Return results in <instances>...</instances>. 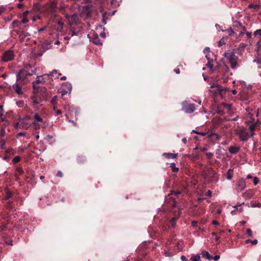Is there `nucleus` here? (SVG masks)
I'll return each instance as SVG.
<instances>
[{"instance_id": "nucleus-1", "label": "nucleus", "mask_w": 261, "mask_h": 261, "mask_svg": "<svg viewBox=\"0 0 261 261\" xmlns=\"http://www.w3.org/2000/svg\"><path fill=\"white\" fill-rule=\"evenodd\" d=\"M224 56L228 59L231 68L233 69L236 68L239 57L236 55L235 53L234 52L225 53Z\"/></svg>"}, {"instance_id": "nucleus-2", "label": "nucleus", "mask_w": 261, "mask_h": 261, "mask_svg": "<svg viewBox=\"0 0 261 261\" xmlns=\"http://www.w3.org/2000/svg\"><path fill=\"white\" fill-rule=\"evenodd\" d=\"M237 135L239 136L242 141L245 142L247 141L249 138L253 136L254 133L251 132L249 133L247 128H243L237 132Z\"/></svg>"}, {"instance_id": "nucleus-3", "label": "nucleus", "mask_w": 261, "mask_h": 261, "mask_svg": "<svg viewBox=\"0 0 261 261\" xmlns=\"http://www.w3.org/2000/svg\"><path fill=\"white\" fill-rule=\"evenodd\" d=\"M36 74V69L33 70L32 73H30L28 71L21 69L20 70L16 75L17 82L20 80L21 79H25L28 75H32Z\"/></svg>"}, {"instance_id": "nucleus-4", "label": "nucleus", "mask_w": 261, "mask_h": 261, "mask_svg": "<svg viewBox=\"0 0 261 261\" xmlns=\"http://www.w3.org/2000/svg\"><path fill=\"white\" fill-rule=\"evenodd\" d=\"M14 58L13 51L9 50L5 52L3 56V60L5 62H8L12 60Z\"/></svg>"}, {"instance_id": "nucleus-5", "label": "nucleus", "mask_w": 261, "mask_h": 261, "mask_svg": "<svg viewBox=\"0 0 261 261\" xmlns=\"http://www.w3.org/2000/svg\"><path fill=\"white\" fill-rule=\"evenodd\" d=\"M184 110L188 114H191L193 113L195 109V105L194 104H190L188 105L186 101H185L184 103Z\"/></svg>"}, {"instance_id": "nucleus-6", "label": "nucleus", "mask_w": 261, "mask_h": 261, "mask_svg": "<svg viewBox=\"0 0 261 261\" xmlns=\"http://www.w3.org/2000/svg\"><path fill=\"white\" fill-rule=\"evenodd\" d=\"M237 188L240 191L244 190L246 188V182L244 179L242 178L239 179L237 184Z\"/></svg>"}, {"instance_id": "nucleus-7", "label": "nucleus", "mask_w": 261, "mask_h": 261, "mask_svg": "<svg viewBox=\"0 0 261 261\" xmlns=\"http://www.w3.org/2000/svg\"><path fill=\"white\" fill-rule=\"evenodd\" d=\"M57 5V3L55 1H50L46 5V9L50 11H53L56 8Z\"/></svg>"}, {"instance_id": "nucleus-8", "label": "nucleus", "mask_w": 261, "mask_h": 261, "mask_svg": "<svg viewBox=\"0 0 261 261\" xmlns=\"http://www.w3.org/2000/svg\"><path fill=\"white\" fill-rule=\"evenodd\" d=\"M13 88L17 94L20 95L22 94V88L18 83H16L13 85Z\"/></svg>"}, {"instance_id": "nucleus-9", "label": "nucleus", "mask_w": 261, "mask_h": 261, "mask_svg": "<svg viewBox=\"0 0 261 261\" xmlns=\"http://www.w3.org/2000/svg\"><path fill=\"white\" fill-rule=\"evenodd\" d=\"M228 150L230 153L236 154L239 152L240 149H239V148H238L237 147L231 146L229 147Z\"/></svg>"}, {"instance_id": "nucleus-10", "label": "nucleus", "mask_w": 261, "mask_h": 261, "mask_svg": "<svg viewBox=\"0 0 261 261\" xmlns=\"http://www.w3.org/2000/svg\"><path fill=\"white\" fill-rule=\"evenodd\" d=\"M260 122L257 120V121H256L255 122L253 123V124H251L250 126H249V130L251 132H253V131L254 130L255 128L258 126L259 125H260Z\"/></svg>"}, {"instance_id": "nucleus-11", "label": "nucleus", "mask_w": 261, "mask_h": 261, "mask_svg": "<svg viewBox=\"0 0 261 261\" xmlns=\"http://www.w3.org/2000/svg\"><path fill=\"white\" fill-rule=\"evenodd\" d=\"M253 194L252 191H248L243 194V197L244 198L250 199L251 198Z\"/></svg>"}, {"instance_id": "nucleus-12", "label": "nucleus", "mask_w": 261, "mask_h": 261, "mask_svg": "<svg viewBox=\"0 0 261 261\" xmlns=\"http://www.w3.org/2000/svg\"><path fill=\"white\" fill-rule=\"evenodd\" d=\"M201 255L204 258L206 259L209 260L212 259V256L210 255V254L207 251H203L201 252Z\"/></svg>"}, {"instance_id": "nucleus-13", "label": "nucleus", "mask_w": 261, "mask_h": 261, "mask_svg": "<svg viewBox=\"0 0 261 261\" xmlns=\"http://www.w3.org/2000/svg\"><path fill=\"white\" fill-rule=\"evenodd\" d=\"M233 169H229L227 171L226 174V177L227 179L230 180L233 176Z\"/></svg>"}, {"instance_id": "nucleus-14", "label": "nucleus", "mask_w": 261, "mask_h": 261, "mask_svg": "<svg viewBox=\"0 0 261 261\" xmlns=\"http://www.w3.org/2000/svg\"><path fill=\"white\" fill-rule=\"evenodd\" d=\"M207 174L206 173V175L205 176V177H208L209 176H214L215 177V175L216 174V172L212 169V168H209L207 170Z\"/></svg>"}, {"instance_id": "nucleus-15", "label": "nucleus", "mask_w": 261, "mask_h": 261, "mask_svg": "<svg viewBox=\"0 0 261 261\" xmlns=\"http://www.w3.org/2000/svg\"><path fill=\"white\" fill-rule=\"evenodd\" d=\"M164 156L168 159H175L177 156V154H174L172 153H164Z\"/></svg>"}, {"instance_id": "nucleus-16", "label": "nucleus", "mask_w": 261, "mask_h": 261, "mask_svg": "<svg viewBox=\"0 0 261 261\" xmlns=\"http://www.w3.org/2000/svg\"><path fill=\"white\" fill-rule=\"evenodd\" d=\"M57 96H54L51 99V103L54 106V110H55L56 109V105L57 103Z\"/></svg>"}, {"instance_id": "nucleus-17", "label": "nucleus", "mask_w": 261, "mask_h": 261, "mask_svg": "<svg viewBox=\"0 0 261 261\" xmlns=\"http://www.w3.org/2000/svg\"><path fill=\"white\" fill-rule=\"evenodd\" d=\"M170 167L171 168L173 172H177L179 170V168L176 167V165L174 163H171Z\"/></svg>"}, {"instance_id": "nucleus-18", "label": "nucleus", "mask_w": 261, "mask_h": 261, "mask_svg": "<svg viewBox=\"0 0 261 261\" xmlns=\"http://www.w3.org/2000/svg\"><path fill=\"white\" fill-rule=\"evenodd\" d=\"M191 261H200V256L199 254H196L193 255L190 258Z\"/></svg>"}, {"instance_id": "nucleus-19", "label": "nucleus", "mask_w": 261, "mask_h": 261, "mask_svg": "<svg viewBox=\"0 0 261 261\" xmlns=\"http://www.w3.org/2000/svg\"><path fill=\"white\" fill-rule=\"evenodd\" d=\"M34 118L35 121L42 122L43 121L42 119L41 118L40 115L37 113H36L34 115Z\"/></svg>"}, {"instance_id": "nucleus-20", "label": "nucleus", "mask_w": 261, "mask_h": 261, "mask_svg": "<svg viewBox=\"0 0 261 261\" xmlns=\"http://www.w3.org/2000/svg\"><path fill=\"white\" fill-rule=\"evenodd\" d=\"M107 12H105L102 14V23H103V25H105L107 23V20L108 19V17H107Z\"/></svg>"}, {"instance_id": "nucleus-21", "label": "nucleus", "mask_w": 261, "mask_h": 261, "mask_svg": "<svg viewBox=\"0 0 261 261\" xmlns=\"http://www.w3.org/2000/svg\"><path fill=\"white\" fill-rule=\"evenodd\" d=\"M213 60L208 61L207 64H206V67L210 69H212L213 68Z\"/></svg>"}, {"instance_id": "nucleus-22", "label": "nucleus", "mask_w": 261, "mask_h": 261, "mask_svg": "<svg viewBox=\"0 0 261 261\" xmlns=\"http://www.w3.org/2000/svg\"><path fill=\"white\" fill-rule=\"evenodd\" d=\"M30 34L29 33H24L23 32H21V33L20 34V37L21 38V41H22L24 38L30 36Z\"/></svg>"}, {"instance_id": "nucleus-23", "label": "nucleus", "mask_w": 261, "mask_h": 261, "mask_svg": "<svg viewBox=\"0 0 261 261\" xmlns=\"http://www.w3.org/2000/svg\"><path fill=\"white\" fill-rule=\"evenodd\" d=\"M248 7L249 8L257 9H258L259 8V6L258 5H255V4H253V3H251V4H249L248 5Z\"/></svg>"}, {"instance_id": "nucleus-24", "label": "nucleus", "mask_w": 261, "mask_h": 261, "mask_svg": "<svg viewBox=\"0 0 261 261\" xmlns=\"http://www.w3.org/2000/svg\"><path fill=\"white\" fill-rule=\"evenodd\" d=\"M245 242L247 244L250 242V243H251V244L252 245H256L258 241H257V240L256 239H255V240H252V241L250 240V239H248V240H246Z\"/></svg>"}, {"instance_id": "nucleus-25", "label": "nucleus", "mask_w": 261, "mask_h": 261, "mask_svg": "<svg viewBox=\"0 0 261 261\" xmlns=\"http://www.w3.org/2000/svg\"><path fill=\"white\" fill-rule=\"evenodd\" d=\"M254 35L256 36H258L259 39H261V29L257 30L254 32Z\"/></svg>"}, {"instance_id": "nucleus-26", "label": "nucleus", "mask_w": 261, "mask_h": 261, "mask_svg": "<svg viewBox=\"0 0 261 261\" xmlns=\"http://www.w3.org/2000/svg\"><path fill=\"white\" fill-rule=\"evenodd\" d=\"M16 171L19 175H21L23 173L24 171L22 167H18L16 168Z\"/></svg>"}, {"instance_id": "nucleus-27", "label": "nucleus", "mask_w": 261, "mask_h": 261, "mask_svg": "<svg viewBox=\"0 0 261 261\" xmlns=\"http://www.w3.org/2000/svg\"><path fill=\"white\" fill-rule=\"evenodd\" d=\"M33 6L35 10L36 11H39L41 9L40 6L38 3L34 4Z\"/></svg>"}, {"instance_id": "nucleus-28", "label": "nucleus", "mask_w": 261, "mask_h": 261, "mask_svg": "<svg viewBox=\"0 0 261 261\" xmlns=\"http://www.w3.org/2000/svg\"><path fill=\"white\" fill-rule=\"evenodd\" d=\"M40 76H37V80L36 81H34L33 82V85L34 86V88H35V85L36 84H40L42 82V81L40 79Z\"/></svg>"}, {"instance_id": "nucleus-29", "label": "nucleus", "mask_w": 261, "mask_h": 261, "mask_svg": "<svg viewBox=\"0 0 261 261\" xmlns=\"http://www.w3.org/2000/svg\"><path fill=\"white\" fill-rule=\"evenodd\" d=\"M93 42L96 45H101L102 44V42H101V40L98 37H97L96 39H94V40L93 41Z\"/></svg>"}, {"instance_id": "nucleus-30", "label": "nucleus", "mask_w": 261, "mask_h": 261, "mask_svg": "<svg viewBox=\"0 0 261 261\" xmlns=\"http://www.w3.org/2000/svg\"><path fill=\"white\" fill-rule=\"evenodd\" d=\"M20 160V158L19 156H16L15 157H14L12 160L13 163L15 164V163H17L18 162H19Z\"/></svg>"}, {"instance_id": "nucleus-31", "label": "nucleus", "mask_w": 261, "mask_h": 261, "mask_svg": "<svg viewBox=\"0 0 261 261\" xmlns=\"http://www.w3.org/2000/svg\"><path fill=\"white\" fill-rule=\"evenodd\" d=\"M31 99L32 100L33 103L34 105H38L40 103V102L37 100V98L35 96H32L31 97Z\"/></svg>"}, {"instance_id": "nucleus-32", "label": "nucleus", "mask_w": 261, "mask_h": 261, "mask_svg": "<svg viewBox=\"0 0 261 261\" xmlns=\"http://www.w3.org/2000/svg\"><path fill=\"white\" fill-rule=\"evenodd\" d=\"M207 136L209 138H212L213 137H214L215 136V135L216 134V133H214V132H207Z\"/></svg>"}, {"instance_id": "nucleus-33", "label": "nucleus", "mask_w": 261, "mask_h": 261, "mask_svg": "<svg viewBox=\"0 0 261 261\" xmlns=\"http://www.w3.org/2000/svg\"><path fill=\"white\" fill-rule=\"evenodd\" d=\"M170 194H174L175 195L177 196L181 194V191H175L172 190V191H170Z\"/></svg>"}, {"instance_id": "nucleus-34", "label": "nucleus", "mask_w": 261, "mask_h": 261, "mask_svg": "<svg viewBox=\"0 0 261 261\" xmlns=\"http://www.w3.org/2000/svg\"><path fill=\"white\" fill-rule=\"evenodd\" d=\"M210 48L208 47H205V48L203 50V53L204 54H208L209 53H210Z\"/></svg>"}, {"instance_id": "nucleus-35", "label": "nucleus", "mask_w": 261, "mask_h": 261, "mask_svg": "<svg viewBox=\"0 0 261 261\" xmlns=\"http://www.w3.org/2000/svg\"><path fill=\"white\" fill-rule=\"evenodd\" d=\"M5 134H6V132H5V128H2L0 131V137H4L5 136Z\"/></svg>"}, {"instance_id": "nucleus-36", "label": "nucleus", "mask_w": 261, "mask_h": 261, "mask_svg": "<svg viewBox=\"0 0 261 261\" xmlns=\"http://www.w3.org/2000/svg\"><path fill=\"white\" fill-rule=\"evenodd\" d=\"M77 18V17L75 14H73L71 16V20L73 21V22H76Z\"/></svg>"}, {"instance_id": "nucleus-37", "label": "nucleus", "mask_w": 261, "mask_h": 261, "mask_svg": "<svg viewBox=\"0 0 261 261\" xmlns=\"http://www.w3.org/2000/svg\"><path fill=\"white\" fill-rule=\"evenodd\" d=\"M3 113H4L3 106L1 105L0 106V118H1L3 116Z\"/></svg>"}, {"instance_id": "nucleus-38", "label": "nucleus", "mask_w": 261, "mask_h": 261, "mask_svg": "<svg viewBox=\"0 0 261 261\" xmlns=\"http://www.w3.org/2000/svg\"><path fill=\"white\" fill-rule=\"evenodd\" d=\"M259 182V179L257 177H253V184H254V185H256Z\"/></svg>"}, {"instance_id": "nucleus-39", "label": "nucleus", "mask_w": 261, "mask_h": 261, "mask_svg": "<svg viewBox=\"0 0 261 261\" xmlns=\"http://www.w3.org/2000/svg\"><path fill=\"white\" fill-rule=\"evenodd\" d=\"M246 233L250 237H251L252 236V231H251V229H250V228H248L247 229Z\"/></svg>"}, {"instance_id": "nucleus-40", "label": "nucleus", "mask_w": 261, "mask_h": 261, "mask_svg": "<svg viewBox=\"0 0 261 261\" xmlns=\"http://www.w3.org/2000/svg\"><path fill=\"white\" fill-rule=\"evenodd\" d=\"M252 207H260L261 204L260 203H251Z\"/></svg>"}, {"instance_id": "nucleus-41", "label": "nucleus", "mask_w": 261, "mask_h": 261, "mask_svg": "<svg viewBox=\"0 0 261 261\" xmlns=\"http://www.w3.org/2000/svg\"><path fill=\"white\" fill-rule=\"evenodd\" d=\"M220 257V256L219 255H216L214 256H212V259H214V260H218Z\"/></svg>"}, {"instance_id": "nucleus-42", "label": "nucleus", "mask_w": 261, "mask_h": 261, "mask_svg": "<svg viewBox=\"0 0 261 261\" xmlns=\"http://www.w3.org/2000/svg\"><path fill=\"white\" fill-rule=\"evenodd\" d=\"M57 70H53L51 72H50L49 74H47L48 76H52L53 75V74L57 73Z\"/></svg>"}, {"instance_id": "nucleus-43", "label": "nucleus", "mask_w": 261, "mask_h": 261, "mask_svg": "<svg viewBox=\"0 0 261 261\" xmlns=\"http://www.w3.org/2000/svg\"><path fill=\"white\" fill-rule=\"evenodd\" d=\"M78 34H79V32H76L75 31H71V35L72 37L73 36H75V35L77 36V35H78Z\"/></svg>"}, {"instance_id": "nucleus-44", "label": "nucleus", "mask_w": 261, "mask_h": 261, "mask_svg": "<svg viewBox=\"0 0 261 261\" xmlns=\"http://www.w3.org/2000/svg\"><path fill=\"white\" fill-rule=\"evenodd\" d=\"M206 155L209 159H211L213 156V153L211 152H207L206 153Z\"/></svg>"}, {"instance_id": "nucleus-45", "label": "nucleus", "mask_w": 261, "mask_h": 261, "mask_svg": "<svg viewBox=\"0 0 261 261\" xmlns=\"http://www.w3.org/2000/svg\"><path fill=\"white\" fill-rule=\"evenodd\" d=\"M180 259L182 261H188V259L184 255H181L180 257Z\"/></svg>"}, {"instance_id": "nucleus-46", "label": "nucleus", "mask_w": 261, "mask_h": 261, "mask_svg": "<svg viewBox=\"0 0 261 261\" xmlns=\"http://www.w3.org/2000/svg\"><path fill=\"white\" fill-rule=\"evenodd\" d=\"M253 62L261 65V58L256 60H254Z\"/></svg>"}, {"instance_id": "nucleus-47", "label": "nucleus", "mask_w": 261, "mask_h": 261, "mask_svg": "<svg viewBox=\"0 0 261 261\" xmlns=\"http://www.w3.org/2000/svg\"><path fill=\"white\" fill-rule=\"evenodd\" d=\"M57 176L58 177H62L63 176V173L61 171H58L57 173Z\"/></svg>"}, {"instance_id": "nucleus-48", "label": "nucleus", "mask_w": 261, "mask_h": 261, "mask_svg": "<svg viewBox=\"0 0 261 261\" xmlns=\"http://www.w3.org/2000/svg\"><path fill=\"white\" fill-rule=\"evenodd\" d=\"M177 220V218L174 217L171 220V223H175L176 221Z\"/></svg>"}, {"instance_id": "nucleus-49", "label": "nucleus", "mask_w": 261, "mask_h": 261, "mask_svg": "<svg viewBox=\"0 0 261 261\" xmlns=\"http://www.w3.org/2000/svg\"><path fill=\"white\" fill-rule=\"evenodd\" d=\"M29 21V19L27 18H23L22 20V22L23 23H25L28 22Z\"/></svg>"}, {"instance_id": "nucleus-50", "label": "nucleus", "mask_w": 261, "mask_h": 261, "mask_svg": "<svg viewBox=\"0 0 261 261\" xmlns=\"http://www.w3.org/2000/svg\"><path fill=\"white\" fill-rule=\"evenodd\" d=\"M246 34L247 37H248V38H251V37L252 36L251 32H247L246 33Z\"/></svg>"}, {"instance_id": "nucleus-51", "label": "nucleus", "mask_w": 261, "mask_h": 261, "mask_svg": "<svg viewBox=\"0 0 261 261\" xmlns=\"http://www.w3.org/2000/svg\"><path fill=\"white\" fill-rule=\"evenodd\" d=\"M206 195L209 197H211L212 196V192L210 191V190H208L207 192V194Z\"/></svg>"}, {"instance_id": "nucleus-52", "label": "nucleus", "mask_w": 261, "mask_h": 261, "mask_svg": "<svg viewBox=\"0 0 261 261\" xmlns=\"http://www.w3.org/2000/svg\"><path fill=\"white\" fill-rule=\"evenodd\" d=\"M205 58L207 59V61L212 60L213 59H211L208 55V54H205Z\"/></svg>"}, {"instance_id": "nucleus-53", "label": "nucleus", "mask_w": 261, "mask_h": 261, "mask_svg": "<svg viewBox=\"0 0 261 261\" xmlns=\"http://www.w3.org/2000/svg\"><path fill=\"white\" fill-rule=\"evenodd\" d=\"M5 10V9L3 7H0V14H1Z\"/></svg>"}, {"instance_id": "nucleus-54", "label": "nucleus", "mask_w": 261, "mask_h": 261, "mask_svg": "<svg viewBox=\"0 0 261 261\" xmlns=\"http://www.w3.org/2000/svg\"><path fill=\"white\" fill-rule=\"evenodd\" d=\"M214 137L217 140H219L221 138V136L217 134H216Z\"/></svg>"}, {"instance_id": "nucleus-55", "label": "nucleus", "mask_w": 261, "mask_h": 261, "mask_svg": "<svg viewBox=\"0 0 261 261\" xmlns=\"http://www.w3.org/2000/svg\"><path fill=\"white\" fill-rule=\"evenodd\" d=\"M22 127L25 129H28L29 127V125L28 123H26L23 125Z\"/></svg>"}, {"instance_id": "nucleus-56", "label": "nucleus", "mask_w": 261, "mask_h": 261, "mask_svg": "<svg viewBox=\"0 0 261 261\" xmlns=\"http://www.w3.org/2000/svg\"><path fill=\"white\" fill-rule=\"evenodd\" d=\"M207 133L199 132V134L202 136H205L206 135H207Z\"/></svg>"}, {"instance_id": "nucleus-57", "label": "nucleus", "mask_w": 261, "mask_h": 261, "mask_svg": "<svg viewBox=\"0 0 261 261\" xmlns=\"http://www.w3.org/2000/svg\"><path fill=\"white\" fill-rule=\"evenodd\" d=\"M12 194L11 193H7L6 195V198L9 199L11 197Z\"/></svg>"}, {"instance_id": "nucleus-58", "label": "nucleus", "mask_w": 261, "mask_h": 261, "mask_svg": "<svg viewBox=\"0 0 261 261\" xmlns=\"http://www.w3.org/2000/svg\"><path fill=\"white\" fill-rule=\"evenodd\" d=\"M197 222L195 221L192 222V225L194 227H196L197 226Z\"/></svg>"}, {"instance_id": "nucleus-59", "label": "nucleus", "mask_w": 261, "mask_h": 261, "mask_svg": "<svg viewBox=\"0 0 261 261\" xmlns=\"http://www.w3.org/2000/svg\"><path fill=\"white\" fill-rule=\"evenodd\" d=\"M225 44L224 42H222L221 40H220L218 42V46H221L223 44Z\"/></svg>"}, {"instance_id": "nucleus-60", "label": "nucleus", "mask_w": 261, "mask_h": 261, "mask_svg": "<svg viewBox=\"0 0 261 261\" xmlns=\"http://www.w3.org/2000/svg\"><path fill=\"white\" fill-rule=\"evenodd\" d=\"M24 133H22V132H20L17 135V137H20V136H24Z\"/></svg>"}, {"instance_id": "nucleus-61", "label": "nucleus", "mask_w": 261, "mask_h": 261, "mask_svg": "<svg viewBox=\"0 0 261 261\" xmlns=\"http://www.w3.org/2000/svg\"><path fill=\"white\" fill-rule=\"evenodd\" d=\"M68 121H69V122L72 123L74 126H77L76 123L75 122H74V121L71 120L70 119L68 120Z\"/></svg>"}, {"instance_id": "nucleus-62", "label": "nucleus", "mask_w": 261, "mask_h": 261, "mask_svg": "<svg viewBox=\"0 0 261 261\" xmlns=\"http://www.w3.org/2000/svg\"><path fill=\"white\" fill-rule=\"evenodd\" d=\"M56 113L57 115H61L62 113V112L61 110H58L56 111Z\"/></svg>"}, {"instance_id": "nucleus-63", "label": "nucleus", "mask_w": 261, "mask_h": 261, "mask_svg": "<svg viewBox=\"0 0 261 261\" xmlns=\"http://www.w3.org/2000/svg\"><path fill=\"white\" fill-rule=\"evenodd\" d=\"M23 6V4L19 3V4H17V7L19 8H21Z\"/></svg>"}, {"instance_id": "nucleus-64", "label": "nucleus", "mask_w": 261, "mask_h": 261, "mask_svg": "<svg viewBox=\"0 0 261 261\" xmlns=\"http://www.w3.org/2000/svg\"><path fill=\"white\" fill-rule=\"evenodd\" d=\"M213 224L217 225L219 224V222L217 221L214 220L213 221Z\"/></svg>"}]
</instances>
